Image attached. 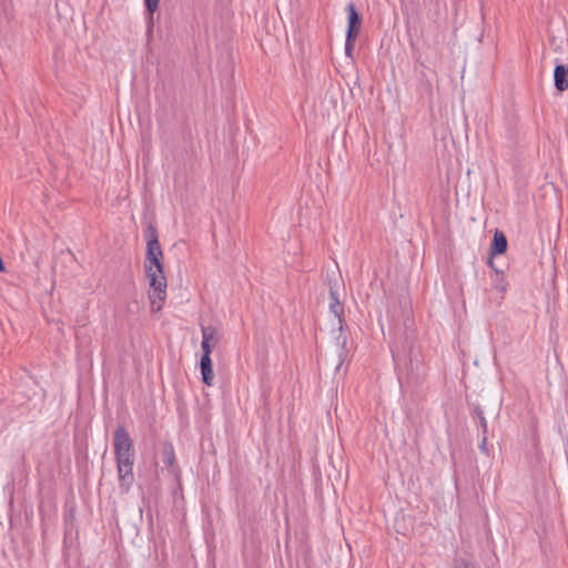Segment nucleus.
Instances as JSON below:
<instances>
[{
  "label": "nucleus",
  "instance_id": "nucleus-1",
  "mask_svg": "<svg viewBox=\"0 0 568 568\" xmlns=\"http://www.w3.org/2000/svg\"><path fill=\"white\" fill-rule=\"evenodd\" d=\"M144 270L149 281V300L152 312H159L166 298V277L163 270V252L159 243L156 230L148 229L146 254Z\"/></svg>",
  "mask_w": 568,
  "mask_h": 568
},
{
  "label": "nucleus",
  "instance_id": "nucleus-2",
  "mask_svg": "<svg viewBox=\"0 0 568 568\" xmlns=\"http://www.w3.org/2000/svg\"><path fill=\"white\" fill-rule=\"evenodd\" d=\"M113 447L119 485L124 493H128L134 481V446L130 434L123 426H119L114 432Z\"/></svg>",
  "mask_w": 568,
  "mask_h": 568
},
{
  "label": "nucleus",
  "instance_id": "nucleus-3",
  "mask_svg": "<svg viewBox=\"0 0 568 568\" xmlns=\"http://www.w3.org/2000/svg\"><path fill=\"white\" fill-rule=\"evenodd\" d=\"M346 10L348 12V28L346 36H348V39H356L362 21L359 13L357 12L355 4L352 2L347 4Z\"/></svg>",
  "mask_w": 568,
  "mask_h": 568
},
{
  "label": "nucleus",
  "instance_id": "nucleus-4",
  "mask_svg": "<svg viewBox=\"0 0 568 568\" xmlns=\"http://www.w3.org/2000/svg\"><path fill=\"white\" fill-rule=\"evenodd\" d=\"M568 70L562 64H558L554 71L555 87L558 91L562 92L568 89Z\"/></svg>",
  "mask_w": 568,
  "mask_h": 568
},
{
  "label": "nucleus",
  "instance_id": "nucleus-5",
  "mask_svg": "<svg viewBox=\"0 0 568 568\" xmlns=\"http://www.w3.org/2000/svg\"><path fill=\"white\" fill-rule=\"evenodd\" d=\"M507 250V239L501 231H496L490 246V255L504 254Z\"/></svg>",
  "mask_w": 568,
  "mask_h": 568
},
{
  "label": "nucleus",
  "instance_id": "nucleus-6",
  "mask_svg": "<svg viewBox=\"0 0 568 568\" xmlns=\"http://www.w3.org/2000/svg\"><path fill=\"white\" fill-rule=\"evenodd\" d=\"M201 374L202 381L205 385L211 386L214 379L213 366L211 357H201Z\"/></svg>",
  "mask_w": 568,
  "mask_h": 568
},
{
  "label": "nucleus",
  "instance_id": "nucleus-7",
  "mask_svg": "<svg viewBox=\"0 0 568 568\" xmlns=\"http://www.w3.org/2000/svg\"><path fill=\"white\" fill-rule=\"evenodd\" d=\"M162 462L163 464L170 468L174 465L175 455L172 444H164L162 447Z\"/></svg>",
  "mask_w": 568,
  "mask_h": 568
},
{
  "label": "nucleus",
  "instance_id": "nucleus-8",
  "mask_svg": "<svg viewBox=\"0 0 568 568\" xmlns=\"http://www.w3.org/2000/svg\"><path fill=\"white\" fill-rule=\"evenodd\" d=\"M202 338L205 339L207 337V342L216 345L219 343V334L215 327L213 326H202L201 327Z\"/></svg>",
  "mask_w": 568,
  "mask_h": 568
},
{
  "label": "nucleus",
  "instance_id": "nucleus-9",
  "mask_svg": "<svg viewBox=\"0 0 568 568\" xmlns=\"http://www.w3.org/2000/svg\"><path fill=\"white\" fill-rule=\"evenodd\" d=\"M329 308L338 317H339L341 313L343 312V307L334 292H331Z\"/></svg>",
  "mask_w": 568,
  "mask_h": 568
},
{
  "label": "nucleus",
  "instance_id": "nucleus-10",
  "mask_svg": "<svg viewBox=\"0 0 568 568\" xmlns=\"http://www.w3.org/2000/svg\"><path fill=\"white\" fill-rule=\"evenodd\" d=\"M159 2L160 0H144V3H145V8L150 14V19L152 20V17H153V13L158 10L159 8Z\"/></svg>",
  "mask_w": 568,
  "mask_h": 568
},
{
  "label": "nucleus",
  "instance_id": "nucleus-11",
  "mask_svg": "<svg viewBox=\"0 0 568 568\" xmlns=\"http://www.w3.org/2000/svg\"><path fill=\"white\" fill-rule=\"evenodd\" d=\"M215 345H213L212 343L207 342V337H205V339L202 338V343H201V348H202V356H206V357H211V353H212V348L214 347Z\"/></svg>",
  "mask_w": 568,
  "mask_h": 568
},
{
  "label": "nucleus",
  "instance_id": "nucleus-12",
  "mask_svg": "<svg viewBox=\"0 0 568 568\" xmlns=\"http://www.w3.org/2000/svg\"><path fill=\"white\" fill-rule=\"evenodd\" d=\"M354 41L355 39H348V36H346V42H345V53L347 57H352L353 48H354Z\"/></svg>",
  "mask_w": 568,
  "mask_h": 568
},
{
  "label": "nucleus",
  "instance_id": "nucleus-13",
  "mask_svg": "<svg viewBox=\"0 0 568 568\" xmlns=\"http://www.w3.org/2000/svg\"><path fill=\"white\" fill-rule=\"evenodd\" d=\"M487 437L486 435H484L483 439H481V443H480V449L483 453H487Z\"/></svg>",
  "mask_w": 568,
  "mask_h": 568
},
{
  "label": "nucleus",
  "instance_id": "nucleus-14",
  "mask_svg": "<svg viewBox=\"0 0 568 568\" xmlns=\"http://www.w3.org/2000/svg\"><path fill=\"white\" fill-rule=\"evenodd\" d=\"M480 425L483 427L484 434H486V432H487V420H486V418L484 416L480 417Z\"/></svg>",
  "mask_w": 568,
  "mask_h": 568
}]
</instances>
